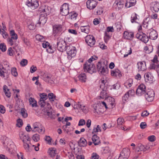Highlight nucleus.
<instances>
[{"label":"nucleus","instance_id":"1","mask_svg":"<svg viewBox=\"0 0 159 159\" xmlns=\"http://www.w3.org/2000/svg\"><path fill=\"white\" fill-rule=\"evenodd\" d=\"M93 61V60H92L91 58H90L88 60V61L86 62L84 66L85 71L91 74L93 73L96 72L97 71L95 66L91 63Z\"/></svg>","mask_w":159,"mask_h":159},{"label":"nucleus","instance_id":"2","mask_svg":"<svg viewBox=\"0 0 159 159\" xmlns=\"http://www.w3.org/2000/svg\"><path fill=\"white\" fill-rule=\"evenodd\" d=\"M97 68L99 74L105 75L108 73L107 64L104 62L99 61L97 65Z\"/></svg>","mask_w":159,"mask_h":159},{"label":"nucleus","instance_id":"3","mask_svg":"<svg viewBox=\"0 0 159 159\" xmlns=\"http://www.w3.org/2000/svg\"><path fill=\"white\" fill-rule=\"evenodd\" d=\"M11 38L7 39V40L8 43L11 46L15 45L16 47L18 46V43L16 41L18 39L17 34L15 33L14 30H11L10 31Z\"/></svg>","mask_w":159,"mask_h":159},{"label":"nucleus","instance_id":"4","mask_svg":"<svg viewBox=\"0 0 159 159\" xmlns=\"http://www.w3.org/2000/svg\"><path fill=\"white\" fill-rule=\"evenodd\" d=\"M66 48L65 51H66L68 55L67 58L69 60H70L76 55V51L75 48V47L69 45L66 47Z\"/></svg>","mask_w":159,"mask_h":159},{"label":"nucleus","instance_id":"5","mask_svg":"<svg viewBox=\"0 0 159 159\" xmlns=\"http://www.w3.org/2000/svg\"><path fill=\"white\" fill-rule=\"evenodd\" d=\"M56 46L58 50L61 52L65 51V49L68 46L66 45L65 41L61 39H60L57 42Z\"/></svg>","mask_w":159,"mask_h":159},{"label":"nucleus","instance_id":"6","mask_svg":"<svg viewBox=\"0 0 159 159\" xmlns=\"http://www.w3.org/2000/svg\"><path fill=\"white\" fill-rule=\"evenodd\" d=\"M155 93L152 90L147 91L145 94V98L147 101L148 102L153 101L154 99Z\"/></svg>","mask_w":159,"mask_h":159},{"label":"nucleus","instance_id":"7","mask_svg":"<svg viewBox=\"0 0 159 159\" xmlns=\"http://www.w3.org/2000/svg\"><path fill=\"white\" fill-rule=\"evenodd\" d=\"M26 5L31 9H34L39 6L38 0H27Z\"/></svg>","mask_w":159,"mask_h":159},{"label":"nucleus","instance_id":"8","mask_svg":"<svg viewBox=\"0 0 159 159\" xmlns=\"http://www.w3.org/2000/svg\"><path fill=\"white\" fill-rule=\"evenodd\" d=\"M130 153L129 149L128 148H124L120 152L118 159H128Z\"/></svg>","mask_w":159,"mask_h":159},{"label":"nucleus","instance_id":"9","mask_svg":"<svg viewBox=\"0 0 159 159\" xmlns=\"http://www.w3.org/2000/svg\"><path fill=\"white\" fill-rule=\"evenodd\" d=\"M145 86L143 84L140 85L138 87L136 91V94L138 96H141L145 94L146 91Z\"/></svg>","mask_w":159,"mask_h":159},{"label":"nucleus","instance_id":"10","mask_svg":"<svg viewBox=\"0 0 159 159\" xmlns=\"http://www.w3.org/2000/svg\"><path fill=\"white\" fill-rule=\"evenodd\" d=\"M85 40L88 45L91 47H93L95 42L94 37L90 35H88L85 37Z\"/></svg>","mask_w":159,"mask_h":159},{"label":"nucleus","instance_id":"11","mask_svg":"<svg viewBox=\"0 0 159 159\" xmlns=\"http://www.w3.org/2000/svg\"><path fill=\"white\" fill-rule=\"evenodd\" d=\"M68 4L64 3L61 6L60 8V13L63 16L67 15L69 13Z\"/></svg>","mask_w":159,"mask_h":159},{"label":"nucleus","instance_id":"12","mask_svg":"<svg viewBox=\"0 0 159 159\" xmlns=\"http://www.w3.org/2000/svg\"><path fill=\"white\" fill-rule=\"evenodd\" d=\"M41 76L43 80L47 82L52 84L53 82L51 80L52 75L48 72H43L41 73Z\"/></svg>","mask_w":159,"mask_h":159},{"label":"nucleus","instance_id":"13","mask_svg":"<svg viewBox=\"0 0 159 159\" xmlns=\"http://www.w3.org/2000/svg\"><path fill=\"white\" fill-rule=\"evenodd\" d=\"M52 28L53 33L54 35L59 34L62 32V26L61 25L55 24L53 26Z\"/></svg>","mask_w":159,"mask_h":159},{"label":"nucleus","instance_id":"14","mask_svg":"<svg viewBox=\"0 0 159 159\" xmlns=\"http://www.w3.org/2000/svg\"><path fill=\"white\" fill-rule=\"evenodd\" d=\"M87 7L90 10H92L96 6L97 2L96 0H88L86 3Z\"/></svg>","mask_w":159,"mask_h":159},{"label":"nucleus","instance_id":"15","mask_svg":"<svg viewBox=\"0 0 159 159\" xmlns=\"http://www.w3.org/2000/svg\"><path fill=\"white\" fill-rule=\"evenodd\" d=\"M149 34V38L151 39H156L158 36L157 33L155 30L151 29L149 30L148 31L147 34Z\"/></svg>","mask_w":159,"mask_h":159},{"label":"nucleus","instance_id":"16","mask_svg":"<svg viewBox=\"0 0 159 159\" xmlns=\"http://www.w3.org/2000/svg\"><path fill=\"white\" fill-rule=\"evenodd\" d=\"M46 106L45 107L46 108V110L44 109V111H45L46 112H47V115L51 119H54L55 118L52 114V112L51 110L52 108L50 104L49 103H46Z\"/></svg>","mask_w":159,"mask_h":159},{"label":"nucleus","instance_id":"17","mask_svg":"<svg viewBox=\"0 0 159 159\" xmlns=\"http://www.w3.org/2000/svg\"><path fill=\"white\" fill-rule=\"evenodd\" d=\"M19 136L21 139L22 140L24 143L27 141H30V139L28 135L26 134L22 131H21L19 133Z\"/></svg>","mask_w":159,"mask_h":159},{"label":"nucleus","instance_id":"18","mask_svg":"<svg viewBox=\"0 0 159 159\" xmlns=\"http://www.w3.org/2000/svg\"><path fill=\"white\" fill-rule=\"evenodd\" d=\"M46 16V15L41 14L39 16V21L36 25L38 26V24L42 25H44L46 23L47 19Z\"/></svg>","mask_w":159,"mask_h":159},{"label":"nucleus","instance_id":"19","mask_svg":"<svg viewBox=\"0 0 159 159\" xmlns=\"http://www.w3.org/2000/svg\"><path fill=\"white\" fill-rule=\"evenodd\" d=\"M114 4L116 5V10H119L123 7L124 2L121 0H116L115 1Z\"/></svg>","mask_w":159,"mask_h":159},{"label":"nucleus","instance_id":"20","mask_svg":"<svg viewBox=\"0 0 159 159\" xmlns=\"http://www.w3.org/2000/svg\"><path fill=\"white\" fill-rule=\"evenodd\" d=\"M39 11L41 13H43V14L46 15V16L49 15L50 13V11L49 10L48 7L45 6L40 7L39 9Z\"/></svg>","mask_w":159,"mask_h":159},{"label":"nucleus","instance_id":"21","mask_svg":"<svg viewBox=\"0 0 159 159\" xmlns=\"http://www.w3.org/2000/svg\"><path fill=\"white\" fill-rule=\"evenodd\" d=\"M138 69L139 71H143L146 69V64L145 61H141L138 63Z\"/></svg>","mask_w":159,"mask_h":159},{"label":"nucleus","instance_id":"22","mask_svg":"<svg viewBox=\"0 0 159 159\" xmlns=\"http://www.w3.org/2000/svg\"><path fill=\"white\" fill-rule=\"evenodd\" d=\"M152 10L155 12H157L159 10V2H152L151 4Z\"/></svg>","mask_w":159,"mask_h":159},{"label":"nucleus","instance_id":"23","mask_svg":"<svg viewBox=\"0 0 159 159\" xmlns=\"http://www.w3.org/2000/svg\"><path fill=\"white\" fill-rule=\"evenodd\" d=\"M124 36L125 39L131 40L134 37V34L132 32L125 31L124 33Z\"/></svg>","mask_w":159,"mask_h":159},{"label":"nucleus","instance_id":"24","mask_svg":"<svg viewBox=\"0 0 159 159\" xmlns=\"http://www.w3.org/2000/svg\"><path fill=\"white\" fill-rule=\"evenodd\" d=\"M145 81L147 82H150L153 80V77L151 75L150 73H146L144 75Z\"/></svg>","mask_w":159,"mask_h":159},{"label":"nucleus","instance_id":"25","mask_svg":"<svg viewBox=\"0 0 159 159\" xmlns=\"http://www.w3.org/2000/svg\"><path fill=\"white\" fill-rule=\"evenodd\" d=\"M92 139L93 143L95 145H98L100 143V138L97 135L93 134L92 137Z\"/></svg>","mask_w":159,"mask_h":159},{"label":"nucleus","instance_id":"26","mask_svg":"<svg viewBox=\"0 0 159 159\" xmlns=\"http://www.w3.org/2000/svg\"><path fill=\"white\" fill-rule=\"evenodd\" d=\"M77 106L79 108L82 110V111L84 113H87L88 112V108L85 107L84 105L82 104L80 102H78Z\"/></svg>","mask_w":159,"mask_h":159},{"label":"nucleus","instance_id":"27","mask_svg":"<svg viewBox=\"0 0 159 159\" xmlns=\"http://www.w3.org/2000/svg\"><path fill=\"white\" fill-rule=\"evenodd\" d=\"M78 144L79 146L84 147L86 146L87 142L86 140L84 138L82 137L79 140Z\"/></svg>","mask_w":159,"mask_h":159},{"label":"nucleus","instance_id":"28","mask_svg":"<svg viewBox=\"0 0 159 159\" xmlns=\"http://www.w3.org/2000/svg\"><path fill=\"white\" fill-rule=\"evenodd\" d=\"M120 71L118 69H115V70H111V74L112 76H118L120 77L121 76L120 74Z\"/></svg>","mask_w":159,"mask_h":159},{"label":"nucleus","instance_id":"29","mask_svg":"<svg viewBox=\"0 0 159 159\" xmlns=\"http://www.w3.org/2000/svg\"><path fill=\"white\" fill-rule=\"evenodd\" d=\"M78 77L79 80L82 82H85L87 79V76L85 73L81 74Z\"/></svg>","mask_w":159,"mask_h":159},{"label":"nucleus","instance_id":"30","mask_svg":"<svg viewBox=\"0 0 159 159\" xmlns=\"http://www.w3.org/2000/svg\"><path fill=\"white\" fill-rule=\"evenodd\" d=\"M48 153L51 157H54L57 153L56 149L54 148H50L48 151Z\"/></svg>","mask_w":159,"mask_h":159},{"label":"nucleus","instance_id":"31","mask_svg":"<svg viewBox=\"0 0 159 159\" xmlns=\"http://www.w3.org/2000/svg\"><path fill=\"white\" fill-rule=\"evenodd\" d=\"M29 101L30 105H31L32 107H34L37 106V102L34 98H30Z\"/></svg>","mask_w":159,"mask_h":159},{"label":"nucleus","instance_id":"32","mask_svg":"<svg viewBox=\"0 0 159 159\" xmlns=\"http://www.w3.org/2000/svg\"><path fill=\"white\" fill-rule=\"evenodd\" d=\"M145 147L141 143L138 144L136 147V151L137 152L143 151L144 152Z\"/></svg>","mask_w":159,"mask_h":159},{"label":"nucleus","instance_id":"33","mask_svg":"<svg viewBox=\"0 0 159 159\" xmlns=\"http://www.w3.org/2000/svg\"><path fill=\"white\" fill-rule=\"evenodd\" d=\"M82 32L88 34L89 32V26H81L80 27Z\"/></svg>","mask_w":159,"mask_h":159},{"label":"nucleus","instance_id":"34","mask_svg":"<svg viewBox=\"0 0 159 159\" xmlns=\"http://www.w3.org/2000/svg\"><path fill=\"white\" fill-rule=\"evenodd\" d=\"M3 90L6 96L8 98L10 97L11 93L9 92V89L7 88V87L6 85H5L3 86Z\"/></svg>","mask_w":159,"mask_h":159},{"label":"nucleus","instance_id":"35","mask_svg":"<svg viewBox=\"0 0 159 159\" xmlns=\"http://www.w3.org/2000/svg\"><path fill=\"white\" fill-rule=\"evenodd\" d=\"M143 36L142 39H140V40L144 43H147L149 40V38L148 36H147L145 34L142 33V35Z\"/></svg>","mask_w":159,"mask_h":159},{"label":"nucleus","instance_id":"36","mask_svg":"<svg viewBox=\"0 0 159 159\" xmlns=\"http://www.w3.org/2000/svg\"><path fill=\"white\" fill-rule=\"evenodd\" d=\"M48 97L49 100L51 102H52L56 100V96L53 93H49Z\"/></svg>","mask_w":159,"mask_h":159},{"label":"nucleus","instance_id":"37","mask_svg":"<svg viewBox=\"0 0 159 159\" xmlns=\"http://www.w3.org/2000/svg\"><path fill=\"white\" fill-rule=\"evenodd\" d=\"M20 114L24 118H26L28 116V114L24 108H21V109Z\"/></svg>","mask_w":159,"mask_h":159},{"label":"nucleus","instance_id":"38","mask_svg":"<svg viewBox=\"0 0 159 159\" xmlns=\"http://www.w3.org/2000/svg\"><path fill=\"white\" fill-rule=\"evenodd\" d=\"M159 65L157 63H153L151 64L150 68V69H156L159 68Z\"/></svg>","mask_w":159,"mask_h":159},{"label":"nucleus","instance_id":"39","mask_svg":"<svg viewBox=\"0 0 159 159\" xmlns=\"http://www.w3.org/2000/svg\"><path fill=\"white\" fill-rule=\"evenodd\" d=\"M32 138L34 142H38L40 140V136L39 134H36L33 135Z\"/></svg>","mask_w":159,"mask_h":159},{"label":"nucleus","instance_id":"40","mask_svg":"<svg viewBox=\"0 0 159 159\" xmlns=\"http://www.w3.org/2000/svg\"><path fill=\"white\" fill-rule=\"evenodd\" d=\"M40 99L45 101L48 98L47 95L46 93H43L40 95Z\"/></svg>","mask_w":159,"mask_h":159},{"label":"nucleus","instance_id":"41","mask_svg":"<svg viewBox=\"0 0 159 159\" xmlns=\"http://www.w3.org/2000/svg\"><path fill=\"white\" fill-rule=\"evenodd\" d=\"M101 130L100 127L99 125H98L96 127H94L92 132V134H93L94 133L98 132L99 131L101 132Z\"/></svg>","mask_w":159,"mask_h":159},{"label":"nucleus","instance_id":"42","mask_svg":"<svg viewBox=\"0 0 159 159\" xmlns=\"http://www.w3.org/2000/svg\"><path fill=\"white\" fill-rule=\"evenodd\" d=\"M24 143V146L25 148V149L26 151L27 152H30L31 150V147L29 145V144L27 143Z\"/></svg>","mask_w":159,"mask_h":159},{"label":"nucleus","instance_id":"43","mask_svg":"<svg viewBox=\"0 0 159 159\" xmlns=\"http://www.w3.org/2000/svg\"><path fill=\"white\" fill-rule=\"evenodd\" d=\"M129 93H127V92L124 94V96L122 98V100L123 102L125 103V102L128 100L129 98Z\"/></svg>","mask_w":159,"mask_h":159},{"label":"nucleus","instance_id":"44","mask_svg":"<svg viewBox=\"0 0 159 159\" xmlns=\"http://www.w3.org/2000/svg\"><path fill=\"white\" fill-rule=\"evenodd\" d=\"M117 124L118 127H119V126L122 125L124 121V120L123 118H118L117 120Z\"/></svg>","mask_w":159,"mask_h":159},{"label":"nucleus","instance_id":"45","mask_svg":"<svg viewBox=\"0 0 159 159\" xmlns=\"http://www.w3.org/2000/svg\"><path fill=\"white\" fill-rule=\"evenodd\" d=\"M133 80L132 79H129L125 83V86H126L127 87V85H128L129 88L131 87L133 84Z\"/></svg>","mask_w":159,"mask_h":159},{"label":"nucleus","instance_id":"46","mask_svg":"<svg viewBox=\"0 0 159 159\" xmlns=\"http://www.w3.org/2000/svg\"><path fill=\"white\" fill-rule=\"evenodd\" d=\"M23 41L24 43L27 46H30V43L29 40L26 38H24L23 39Z\"/></svg>","mask_w":159,"mask_h":159},{"label":"nucleus","instance_id":"47","mask_svg":"<svg viewBox=\"0 0 159 159\" xmlns=\"http://www.w3.org/2000/svg\"><path fill=\"white\" fill-rule=\"evenodd\" d=\"M40 125V124L38 122H35L34 123L33 125V127H34V129L32 130V131L35 132H36V130L35 129L37 128H39Z\"/></svg>","mask_w":159,"mask_h":159},{"label":"nucleus","instance_id":"48","mask_svg":"<svg viewBox=\"0 0 159 159\" xmlns=\"http://www.w3.org/2000/svg\"><path fill=\"white\" fill-rule=\"evenodd\" d=\"M137 19V14L134 13L132 14L131 17V20L132 23H133L136 22V20Z\"/></svg>","mask_w":159,"mask_h":159},{"label":"nucleus","instance_id":"49","mask_svg":"<svg viewBox=\"0 0 159 159\" xmlns=\"http://www.w3.org/2000/svg\"><path fill=\"white\" fill-rule=\"evenodd\" d=\"M11 73L12 75L15 77H16L18 75V73L16 68H13L11 69Z\"/></svg>","mask_w":159,"mask_h":159},{"label":"nucleus","instance_id":"50","mask_svg":"<svg viewBox=\"0 0 159 159\" xmlns=\"http://www.w3.org/2000/svg\"><path fill=\"white\" fill-rule=\"evenodd\" d=\"M102 91H101L100 92V97L101 98H104L106 97V89H102Z\"/></svg>","mask_w":159,"mask_h":159},{"label":"nucleus","instance_id":"51","mask_svg":"<svg viewBox=\"0 0 159 159\" xmlns=\"http://www.w3.org/2000/svg\"><path fill=\"white\" fill-rule=\"evenodd\" d=\"M0 49L3 52H4L6 51L7 48L4 43H1L0 44Z\"/></svg>","mask_w":159,"mask_h":159},{"label":"nucleus","instance_id":"52","mask_svg":"<svg viewBox=\"0 0 159 159\" xmlns=\"http://www.w3.org/2000/svg\"><path fill=\"white\" fill-rule=\"evenodd\" d=\"M39 104L40 106L41 107H44L45 106H46V103L45 101L39 99Z\"/></svg>","mask_w":159,"mask_h":159},{"label":"nucleus","instance_id":"53","mask_svg":"<svg viewBox=\"0 0 159 159\" xmlns=\"http://www.w3.org/2000/svg\"><path fill=\"white\" fill-rule=\"evenodd\" d=\"M78 14L74 12H71L70 15V17L71 19H75Z\"/></svg>","mask_w":159,"mask_h":159},{"label":"nucleus","instance_id":"54","mask_svg":"<svg viewBox=\"0 0 159 159\" xmlns=\"http://www.w3.org/2000/svg\"><path fill=\"white\" fill-rule=\"evenodd\" d=\"M14 53V51L10 47L7 50V54L8 55L10 56H13Z\"/></svg>","mask_w":159,"mask_h":159},{"label":"nucleus","instance_id":"55","mask_svg":"<svg viewBox=\"0 0 159 159\" xmlns=\"http://www.w3.org/2000/svg\"><path fill=\"white\" fill-rule=\"evenodd\" d=\"M17 125L19 127H20L22 125L23 123L22 120L21 119H18L17 120Z\"/></svg>","mask_w":159,"mask_h":159},{"label":"nucleus","instance_id":"56","mask_svg":"<svg viewBox=\"0 0 159 159\" xmlns=\"http://www.w3.org/2000/svg\"><path fill=\"white\" fill-rule=\"evenodd\" d=\"M28 63V61L26 59H22L20 62V65L23 66H26Z\"/></svg>","mask_w":159,"mask_h":159},{"label":"nucleus","instance_id":"57","mask_svg":"<svg viewBox=\"0 0 159 159\" xmlns=\"http://www.w3.org/2000/svg\"><path fill=\"white\" fill-rule=\"evenodd\" d=\"M99 155L96 153H93L92 154L91 159H98Z\"/></svg>","mask_w":159,"mask_h":159},{"label":"nucleus","instance_id":"58","mask_svg":"<svg viewBox=\"0 0 159 159\" xmlns=\"http://www.w3.org/2000/svg\"><path fill=\"white\" fill-rule=\"evenodd\" d=\"M108 99H109V100L110 101V104L112 106V107L113 106H114V102H115V100L114 99L111 97H108Z\"/></svg>","mask_w":159,"mask_h":159},{"label":"nucleus","instance_id":"59","mask_svg":"<svg viewBox=\"0 0 159 159\" xmlns=\"http://www.w3.org/2000/svg\"><path fill=\"white\" fill-rule=\"evenodd\" d=\"M6 111L5 107L2 105H0V112L2 114H4Z\"/></svg>","mask_w":159,"mask_h":159},{"label":"nucleus","instance_id":"60","mask_svg":"<svg viewBox=\"0 0 159 159\" xmlns=\"http://www.w3.org/2000/svg\"><path fill=\"white\" fill-rule=\"evenodd\" d=\"M37 70V67L36 66H32L30 67V72L31 73H33Z\"/></svg>","mask_w":159,"mask_h":159},{"label":"nucleus","instance_id":"61","mask_svg":"<svg viewBox=\"0 0 159 159\" xmlns=\"http://www.w3.org/2000/svg\"><path fill=\"white\" fill-rule=\"evenodd\" d=\"M85 121L84 119H80L79 121L78 125L79 126H82L85 125Z\"/></svg>","mask_w":159,"mask_h":159},{"label":"nucleus","instance_id":"62","mask_svg":"<svg viewBox=\"0 0 159 159\" xmlns=\"http://www.w3.org/2000/svg\"><path fill=\"white\" fill-rule=\"evenodd\" d=\"M140 126L142 129H144L146 127L147 125L145 122H142L140 123Z\"/></svg>","mask_w":159,"mask_h":159},{"label":"nucleus","instance_id":"63","mask_svg":"<svg viewBox=\"0 0 159 159\" xmlns=\"http://www.w3.org/2000/svg\"><path fill=\"white\" fill-rule=\"evenodd\" d=\"M148 139L150 141L153 142L155 140V137L154 135H151L148 137Z\"/></svg>","mask_w":159,"mask_h":159},{"label":"nucleus","instance_id":"64","mask_svg":"<svg viewBox=\"0 0 159 159\" xmlns=\"http://www.w3.org/2000/svg\"><path fill=\"white\" fill-rule=\"evenodd\" d=\"M45 140L47 141L48 143L50 144L51 142L52 139L49 136H46L45 138Z\"/></svg>","mask_w":159,"mask_h":159}]
</instances>
